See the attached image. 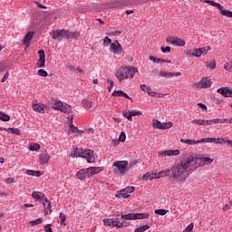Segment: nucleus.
Returning a JSON list of instances; mask_svg holds the SVG:
<instances>
[{
  "instance_id": "obj_2",
  "label": "nucleus",
  "mask_w": 232,
  "mask_h": 232,
  "mask_svg": "<svg viewBox=\"0 0 232 232\" xmlns=\"http://www.w3.org/2000/svg\"><path fill=\"white\" fill-rule=\"evenodd\" d=\"M139 72V69L133 66H121L115 72V77L120 82L128 79H133L135 73Z\"/></svg>"
},
{
  "instance_id": "obj_28",
  "label": "nucleus",
  "mask_w": 232,
  "mask_h": 232,
  "mask_svg": "<svg viewBox=\"0 0 232 232\" xmlns=\"http://www.w3.org/2000/svg\"><path fill=\"white\" fill-rule=\"evenodd\" d=\"M142 180H154L157 179V173L155 172H147L145 173L142 178Z\"/></svg>"
},
{
  "instance_id": "obj_13",
  "label": "nucleus",
  "mask_w": 232,
  "mask_h": 232,
  "mask_svg": "<svg viewBox=\"0 0 232 232\" xmlns=\"http://www.w3.org/2000/svg\"><path fill=\"white\" fill-rule=\"evenodd\" d=\"M167 43L173 44L174 46H186V41L179 37H168L166 39Z\"/></svg>"
},
{
  "instance_id": "obj_18",
  "label": "nucleus",
  "mask_w": 232,
  "mask_h": 232,
  "mask_svg": "<svg viewBox=\"0 0 232 232\" xmlns=\"http://www.w3.org/2000/svg\"><path fill=\"white\" fill-rule=\"evenodd\" d=\"M51 159H52V155H50L48 151H44L39 156L40 164H48Z\"/></svg>"
},
{
  "instance_id": "obj_20",
  "label": "nucleus",
  "mask_w": 232,
  "mask_h": 232,
  "mask_svg": "<svg viewBox=\"0 0 232 232\" xmlns=\"http://www.w3.org/2000/svg\"><path fill=\"white\" fill-rule=\"evenodd\" d=\"M34 35H35V33L33 31H29L24 36L23 44L25 45V48H30V43L32 39H34Z\"/></svg>"
},
{
  "instance_id": "obj_1",
  "label": "nucleus",
  "mask_w": 232,
  "mask_h": 232,
  "mask_svg": "<svg viewBox=\"0 0 232 232\" xmlns=\"http://www.w3.org/2000/svg\"><path fill=\"white\" fill-rule=\"evenodd\" d=\"M213 159L206 158L204 156H198L197 154H188L179 160L172 168V178L178 182H186L189 173L202 168V166H208L212 164Z\"/></svg>"
},
{
  "instance_id": "obj_23",
  "label": "nucleus",
  "mask_w": 232,
  "mask_h": 232,
  "mask_svg": "<svg viewBox=\"0 0 232 232\" xmlns=\"http://www.w3.org/2000/svg\"><path fill=\"white\" fill-rule=\"evenodd\" d=\"M210 121L208 120L197 119L191 121V124L195 126H209Z\"/></svg>"
},
{
  "instance_id": "obj_39",
  "label": "nucleus",
  "mask_w": 232,
  "mask_h": 232,
  "mask_svg": "<svg viewBox=\"0 0 232 232\" xmlns=\"http://www.w3.org/2000/svg\"><path fill=\"white\" fill-rule=\"evenodd\" d=\"M209 126H213V124H223L222 119H214V120H208Z\"/></svg>"
},
{
  "instance_id": "obj_3",
  "label": "nucleus",
  "mask_w": 232,
  "mask_h": 232,
  "mask_svg": "<svg viewBox=\"0 0 232 232\" xmlns=\"http://www.w3.org/2000/svg\"><path fill=\"white\" fill-rule=\"evenodd\" d=\"M32 197L34 200H41L42 202H44L43 204H44V216L45 217H46V215H51L52 203L50 202V200H48V198H46L44 193L39 192V191H34L32 193Z\"/></svg>"
},
{
  "instance_id": "obj_22",
  "label": "nucleus",
  "mask_w": 232,
  "mask_h": 232,
  "mask_svg": "<svg viewBox=\"0 0 232 232\" xmlns=\"http://www.w3.org/2000/svg\"><path fill=\"white\" fill-rule=\"evenodd\" d=\"M87 171L89 172V178L93 177V175H97L102 171V167H90L87 168Z\"/></svg>"
},
{
  "instance_id": "obj_45",
  "label": "nucleus",
  "mask_w": 232,
  "mask_h": 232,
  "mask_svg": "<svg viewBox=\"0 0 232 232\" xmlns=\"http://www.w3.org/2000/svg\"><path fill=\"white\" fill-rule=\"evenodd\" d=\"M31 226H38V224H43V218H37L35 220L30 221Z\"/></svg>"
},
{
  "instance_id": "obj_58",
  "label": "nucleus",
  "mask_w": 232,
  "mask_h": 232,
  "mask_svg": "<svg viewBox=\"0 0 232 232\" xmlns=\"http://www.w3.org/2000/svg\"><path fill=\"white\" fill-rule=\"evenodd\" d=\"M223 124H232V118L230 119H222Z\"/></svg>"
},
{
  "instance_id": "obj_61",
  "label": "nucleus",
  "mask_w": 232,
  "mask_h": 232,
  "mask_svg": "<svg viewBox=\"0 0 232 232\" xmlns=\"http://www.w3.org/2000/svg\"><path fill=\"white\" fill-rule=\"evenodd\" d=\"M26 175H31L32 177H35V170L28 169L26 170Z\"/></svg>"
},
{
  "instance_id": "obj_30",
  "label": "nucleus",
  "mask_w": 232,
  "mask_h": 232,
  "mask_svg": "<svg viewBox=\"0 0 232 232\" xmlns=\"http://www.w3.org/2000/svg\"><path fill=\"white\" fill-rule=\"evenodd\" d=\"M115 197H117V198H130V194L126 192L124 189H121L119 192H117Z\"/></svg>"
},
{
  "instance_id": "obj_4",
  "label": "nucleus",
  "mask_w": 232,
  "mask_h": 232,
  "mask_svg": "<svg viewBox=\"0 0 232 232\" xmlns=\"http://www.w3.org/2000/svg\"><path fill=\"white\" fill-rule=\"evenodd\" d=\"M103 224L104 226L116 227L117 229H121V227H128V226H130V222H121L120 218H105L103 219Z\"/></svg>"
},
{
  "instance_id": "obj_57",
  "label": "nucleus",
  "mask_w": 232,
  "mask_h": 232,
  "mask_svg": "<svg viewBox=\"0 0 232 232\" xmlns=\"http://www.w3.org/2000/svg\"><path fill=\"white\" fill-rule=\"evenodd\" d=\"M193 227H194L193 223H190V224L186 227V229L183 230V232H191V231H193Z\"/></svg>"
},
{
  "instance_id": "obj_37",
  "label": "nucleus",
  "mask_w": 232,
  "mask_h": 232,
  "mask_svg": "<svg viewBox=\"0 0 232 232\" xmlns=\"http://www.w3.org/2000/svg\"><path fill=\"white\" fill-rule=\"evenodd\" d=\"M7 131H10L14 135H21V130L18 128H7Z\"/></svg>"
},
{
  "instance_id": "obj_16",
  "label": "nucleus",
  "mask_w": 232,
  "mask_h": 232,
  "mask_svg": "<svg viewBox=\"0 0 232 232\" xmlns=\"http://www.w3.org/2000/svg\"><path fill=\"white\" fill-rule=\"evenodd\" d=\"M170 174V179H172V180H175L176 182H179V180L173 179V171L170 170L169 169H166L156 173V179H164V177H169Z\"/></svg>"
},
{
  "instance_id": "obj_31",
  "label": "nucleus",
  "mask_w": 232,
  "mask_h": 232,
  "mask_svg": "<svg viewBox=\"0 0 232 232\" xmlns=\"http://www.w3.org/2000/svg\"><path fill=\"white\" fill-rule=\"evenodd\" d=\"M121 222H127L126 220H135V213H129L126 215H121Z\"/></svg>"
},
{
  "instance_id": "obj_54",
  "label": "nucleus",
  "mask_w": 232,
  "mask_h": 232,
  "mask_svg": "<svg viewBox=\"0 0 232 232\" xmlns=\"http://www.w3.org/2000/svg\"><path fill=\"white\" fill-rule=\"evenodd\" d=\"M123 190L130 195V193H133V191H135V187H127L123 188Z\"/></svg>"
},
{
  "instance_id": "obj_41",
  "label": "nucleus",
  "mask_w": 232,
  "mask_h": 232,
  "mask_svg": "<svg viewBox=\"0 0 232 232\" xmlns=\"http://www.w3.org/2000/svg\"><path fill=\"white\" fill-rule=\"evenodd\" d=\"M217 140V138H204L200 140L201 144L205 142H213L215 144V141Z\"/></svg>"
},
{
  "instance_id": "obj_6",
  "label": "nucleus",
  "mask_w": 232,
  "mask_h": 232,
  "mask_svg": "<svg viewBox=\"0 0 232 232\" xmlns=\"http://www.w3.org/2000/svg\"><path fill=\"white\" fill-rule=\"evenodd\" d=\"M212 84L213 82H211V79H209V77H203L199 82L193 84V88H201L205 90L206 88H211Z\"/></svg>"
},
{
  "instance_id": "obj_9",
  "label": "nucleus",
  "mask_w": 232,
  "mask_h": 232,
  "mask_svg": "<svg viewBox=\"0 0 232 232\" xmlns=\"http://www.w3.org/2000/svg\"><path fill=\"white\" fill-rule=\"evenodd\" d=\"M33 110L36 111V113L42 114L50 112V107L44 103H33Z\"/></svg>"
},
{
  "instance_id": "obj_11",
  "label": "nucleus",
  "mask_w": 232,
  "mask_h": 232,
  "mask_svg": "<svg viewBox=\"0 0 232 232\" xmlns=\"http://www.w3.org/2000/svg\"><path fill=\"white\" fill-rule=\"evenodd\" d=\"M82 159H86L87 162H95V156L93 155V150L90 149H83L82 151Z\"/></svg>"
},
{
  "instance_id": "obj_63",
  "label": "nucleus",
  "mask_w": 232,
  "mask_h": 232,
  "mask_svg": "<svg viewBox=\"0 0 232 232\" xmlns=\"http://www.w3.org/2000/svg\"><path fill=\"white\" fill-rule=\"evenodd\" d=\"M9 75L10 74L8 73V72H6L4 75V77L2 78V82H5L6 81V79H8Z\"/></svg>"
},
{
  "instance_id": "obj_53",
  "label": "nucleus",
  "mask_w": 232,
  "mask_h": 232,
  "mask_svg": "<svg viewBox=\"0 0 232 232\" xmlns=\"http://www.w3.org/2000/svg\"><path fill=\"white\" fill-rule=\"evenodd\" d=\"M107 84H109V87H108V92H111L112 88H113V81H111V79H108L107 80Z\"/></svg>"
},
{
  "instance_id": "obj_62",
  "label": "nucleus",
  "mask_w": 232,
  "mask_h": 232,
  "mask_svg": "<svg viewBox=\"0 0 232 232\" xmlns=\"http://www.w3.org/2000/svg\"><path fill=\"white\" fill-rule=\"evenodd\" d=\"M5 182L6 184H13V182H14V178H7V179L5 180Z\"/></svg>"
},
{
  "instance_id": "obj_46",
  "label": "nucleus",
  "mask_w": 232,
  "mask_h": 232,
  "mask_svg": "<svg viewBox=\"0 0 232 232\" xmlns=\"http://www.w3.org/2000/svg\"><path fill=\"white\" fill-rule=\"evenodd\" d=\"M140 88H141L142 92H145L147 93H149V92H151V88L146 84H141Z\"/></svg>"
},
{
  "instance_id": "obj_64",
  "label": "nucleus",
  "mask_w": 232,
  "mask_h": 232,
  "mask_svg": "<svg viewBox=\"0 0 232 232\" xmlns=\"http://www.w3.org/2000/svg\"><path fill=\"white\" fill-rule=\"evenodd\" d=\"M149 95L150 97H157V95H159V93H157L156 92H153V91H151V92L149 91Z\"/></svg>"
},
{
  "instance_id": "obj_48",
  "label": "nucleus",
  "mask_w": 232,
  "mask_h": 232,
  "mask_svg": "<svg viewBox=\"0 0 232 232\" xmlns=\"http://www.w3.org/2000/svg\"><path fill=\"white\" fill-rule=\"evenodd\" d=\"M210 6H215L216 8H218V10H222V5L215 2V1H211L210 2Z\"/></svg>"
},
{
  "instance_id": "obj_21",
  "label": "nucleus",
  "mask_w": 232,
  "mask_h": 232,
  "mask_svg": "<svg viewBox=\"0 0 232 232\" xmlns=\"http://www.w3.org/2000/svg\"><path fill=\"white\" fill-rule=\"evenodd\" d=\"M206 53H208V50L206 49V47H202L198 49H194L191 55L193 57H202V55H206Z\"/></svg>"
},
{
  "instance_id": "obj_29",
  "label": "nucleus",
  "mask_w": 232,
  "mask_h": 232,
  "mask_svg": "<svg viewBox=\"0 0 232 232\" xmlns=\"http://www.w3.org/2000/svg\"><path fill=\"white\" fill-rule=\"evenodd\" d=\"M135 220H144L150 218V213H134Z\"/></svg>"
},
{
  "instance_id": "obj_60",
  "label": "nucleus",
  "mask_w": 232,
  "mask_h": 232,
  "mask_svg": "<svg viewBox=\"0 0 232 232\" xmlns=\"http://www.w3.org/2000/svg\"><path fill=\"white\" fill-rule=\"evenodd\" d=\"M198 106H199V108L202 109L203 111H208V106H206V104L204 103H198Z\"/></svg>"
},
{
  "instance_id": "obj_44",
  "label": "nucleus",
  "mask_w": 232,
  "mask_h": 232,
  "mask_svg": "<svg viewBox=\"0 0 232 232\" xmlns=\"http://www.w3.org/2000/svg\"><path fill=\"white\" fill-rule=\"evenodd\" d=\"M113 43H111V39L108 36H105L103 38V46H108L109 44H112Z\"/></svg>"
},
{
  "instance_id": "obj_25",
  "label": "nucleus",
  "mask_w": 232,
  "mask_h": 232,
  "mask_svg": "<svg viewBox=\"0 0 232 232\" xmlns=\"http://www.w3.org/2000/svg\"><path fill=\"white\" fill-rule=\"evenodd\" d=\"M112 97H125V99H128L129 101H133V99H131V97H130V95H128V93L122 92V91H114L112 92Z\"/></svg>"
},
{
  "instance_id": "obj_49",
  "label": "nucleus",
  "mask_w": 232,
  "mask_h": 232,
  "mask_svg": "<svg viewBox=\"0 0 232 232\" xmlns=\"http://www.w3.org/2000/svg\"><path fill=\"white\" fill-rule=\"evenodd\" d=\"M224 70H226V72H232V63H226L224 65Z\"/></svg>"
},
{
  "instance_id": "obj_26",
  "label": "nucleus",
  "mask_w": 232,
  "mask_h": 232,
  "mask_svg": "<svg viewBox=\"0 0 232 232\" xmlns=\"http://www.w3.org/2000/svg\"><path fill=\"white\" fill-rule=\"evenodd\" d=\"M82 104L85 110H92V108H93V100L84 99L82 100Z\"/></svg>"
},
{
  "instance_id": "obj_55",
  "label": "nucleus",
  "mask_w": 232,
  "mask_h": 232,
  "mask_svg": "<svg viewBox=\"0 0 232 232\" xmlns=\"http://www.w3.org/2000/svg\"><path fill=\"white\" fill-rule=\"evenodd\" d=\"M226 142V139L224 138H217L215 140V144H224Z\"/></svg>"
},
{
  "instance_id": "obj_5",
  "label": "nucleus",
  "mask_w": 232,
  "mask_h": 232,
  "mask_svg": "<svg viewBox=\"0 0 232 232\" xmlns=\"http://www.w3.org/2000/svg\"><path fill=\"white\" fill-rule=\"evenodd\" d=\"M52 108L56 111H62V113H67V114L72 113V106L59 100H55L53 102Z\"/></svg>"
},
{
  "instance_id": "obj_50",
  "label": "nucleus",
  "mask_w": 232,
  "mask_h": 232,
  "mask_svg": "<svg viewBox=\"0 0 232 232\" xmlns=\"http://www.w3.org/2000/svg\"><path fill=\"white\" fill-rule=\"evenodd\" d=\"M59 218L61 220V224H64V222H66V215L64 213L61 212Z\"/></svg>"
},
{
  "instance_id": "obj_56",
  "label": "nucleus",
  "mask_w": 232,
  "mask_h": 232,
  "mask_svg": "<svg viewBox=\"0 0 232 232\" xmlns=\"http://www.w3.org/2000/svg\"><path fill=\"white\" fill-rule=\"evenodd\" d=\"M160 50H161V52H162L163 53H169V52H171V47H169V46L161 47Z\"/></svg>"
},
{
  "instance_id": "obj_27",
  "label": "nucleus",
  "mask_w": 232,
  "mask_h": 232,
  "mask_svg": "<svg viewBox=\"0 0 232 232\" xmlns=\"http://www.w3.org/2000/svg\"><path fill=\"white\" fill-rule=\"evenodd\" d=\"M181 144H188V146H195L196 144H201L200 140H184L180 139Z\"/></svg>"
},
{
  "instance_id": "obj_17",
  "label": "nucleus",
  "mask_w": 232,
  "mask_h": 232,
  "mask_svg": "<svg viewBox=\"0 0 232 232\" xmlns=\"http://www.w3.org/2000/svg\"><path fill=\"white\" fill-rule=\"evenodd\" d=\"M75 179L78 180H84V179H90L88 169H82L75 174Z\"/></svg>"
},
{
  "instance_id": "obj_40",
  "label": "nucleus",
  "mask_w": 232,
  "mask_h": 232,
  "mask_svg": "<svg viewBox=\"0 0 232 232\" xmlns=\"http://www.w3.org/2000/svg\"><path fill=\"white\" fill-rule=\"evenodd\" d=\"M122 115H123V117H124L125 119H127V121H130V122H131V121H133V118H132V116H131V112H130V111H129V112L123 111V112H122Z\"/></svg>"
},
{
  "instance_id": "obj_52",
  "label": "nucleus",
  "mask_w": 232,
  "mask_h": 232,
  "mask_svg": "<svg viewBox=\"0 0 232 232\" xmlns=\"http://www.w3.org/2000/svg\"><path fill=\"white\" fill-rule=\"evenodd\" d=\"M119 140H120V142H126V133L125 132H121Z\"/></svg>"
},
{
  "instance_id": "obj_38",
  "label": "nucleus",
  "mask_w": 232,
  "mask_h": 232,
  "mask_svg": "<svg viewBox=\"0 0 232 232\" xmlns=\"http://www.w3.org/2000/svg\"><path fill=\"white\" fill-rule=\"evenodd\" d=\"M149 228H150V225H145L138 228H135L134 232H144V231H148Z\"/></svg>"
},
{
  "instance_id": "obj_8",
  "label": "nucleus",
  "mask_w": 232,
  "mask_h": 232,
  "mask_svg": "<svg viewBox=\"0 0 232 232\" xmlns=\"http://www.w3.org/2000/svg\"><path fill=\"white\" fill-rule=\"evenodd\" d=\"M177 155H180L179 150H166L158 153L159 159H164V157H176Z\"/></svg>"
},
{
  "instance_id": "obj_34",
  "label": "nucleus",
  "mask_w": 232,
  "mask_h": 232,
  "mask_svg": "<svg viewBox=\"0 0 232 232\" xmlns=\"http://www.w3.org/2000/svg\"><path fill=\"white\" fill-rule=\"evenodd\" d=\"M219 10H220L221 15H224L225 17L232 18V12L231 11L224 9V6H222V8L219 9Z\"/></svg>"
},
{
  "instance_id": "obj_12",
  "label": "nucleus",
  "mask_w": 232,
  "mask_h": 232,
  "mask_svg": "<svg viewBox=\"0 0 232 232\" xmlns=\"http://www.w3.org/2000/svg\"><path fill=\"white\" fill-rule=\"evenodd\" d=\"M112 166L114 168H117V169L120 171L121 175H124L126 173V169L128 168V161L127 160H118L115 161Z\"/></svg>"
},
{
  "instance_id": "obj_51",
  "label": "nucleus",
  "mask_w": 232,
  "mask_h": 232,
  "mask_svg": "<svg viewBox=\"0 0 232 232\" xmlns=\"http://www.w3.org/2000/svg\"><path fill=\"white\" fill-rule=\"evenodd\" d=\"M207 66H208V68H209L210 70H215V68H217V62L212 61V62H210Z\"/></svg>"
},
{
  "instance_id": "obj_14",
  "label": "nucleus",
  "mask_w": 232,
  "mask_h": 232,
  "mask_svg": "<svg viewBox=\"0 0 232 232\" xmlns=\"http://www.w3.org/2000/svg\"><path fill=\"white\" fill-rule=\"evenodd\" d=\"M110 52H112L115 55H121L122 53V45H121L119 41H115L111 44Z\"/></svg>"
},
{
  "instance_id": "obj_15",
  "label": "nucleus",
  "mask_w": 232,
  "mask_h": 232,
  "mask_svg": "<svg viewBox=\"0 0 232 232\" xmlns=\"http://www.w3.org/2000/svg\"><path fill=\"white\" fill-rule=\"evenodd\" d=\"M39 59L36 63L37 68H44L46 66V58L44 55V50L38 51Z\"/></svg>"
},
{
  "instance_id": "obj_10",
  "label": "nucleus",
  "mask_w": 232,
  "mask_h": 232,
  "mask_svg": "<svg viewBox=\"0 0 232 232\" xmlns=\"http://www.w3.org/2000/svg\"><path fill=\"white\" fill-rule=\"evenodd\" d=\"M53 39L56 40V41H63V39L68 37V31H66L65 29H58L56 31H53Z\"/></svg>"
},
{
  "instance_id": "obj_24",
  "label": "nucleus",
  "mask_w": 232,
  "mask_h": 232,
  "mask_svg": "<svg viewBox=\"0 0 232 232\" xmlns=\"http://www.w3.org/2000/svg\"><path fill=\"white\" fill-rule=\"evenodd\" d=\"M69 133H82L77 127L73 125V115H71V121L69 124Z\"/></svg>"
},
{
  "instance_id": "obj_47",
  "label": "nucleus",
  "mask_w": 232,
  "mask_h": 232,
  "mask_svg": "<svg viewBox=\"0 0 232 232\" xmlns=\"http://www.w3.org/2000/svg\"><path fill=\"white\" fill-rule=\"evenodd\" d=\"M131 117H139L142 115V111H130Z\"/></svg>"
},
{
  "instance_id": "obj_59",
  "label": "nucleus",
  "mask_w": 232,
  "mask_h": 232,
  "mask_svg": "<svg viewBox=\"0 0 232 232\" xmlns=\"http://www.w3.org/2000/svg\"><path fill=\"white\" fill-rule=\"evenodd\" d=\"M44 231L45 232H52V225L51 224H47L44 226Z\"/></svg>"
},
{
  "instance_id": "obj_42",
  "label": "nucleus",
  "mask_w": 232,
  "mask_h": 232,
  "mask_svg": "<svg viewBox=\"0 0 232 232\" xmlns=\"http://www.w3.org/2000/svg\"><path fill=\"white\" fill-rule=\"evenodd\" d=\"M37 75H39L40 77H48V72L44 69H39L37 71Z\"/></svg>"
},
{
  "instance_id": "obj_7",
  "label": "nucleus",
  "mask_w": 232,
  "mask_h": 232,
  "mask_svg": "<svg viewBox=\"0 0 232 232\" xmlns=\"http://www.w3.org/2000/svg\"><path fill=\"white\" fill-rule=\"evenodd\" d=\"M152 128L154 130H169V128H173V122L168 121L162 123L159 120H152Z\"/></svg>"
},
{
  "instance_id": "obj_32",
  "label": "nucleus",
  "mask_w": 232,
  "mask_h": 232,
  "mask_svg": "<svg viewBox=\"0 0 232 232\" xmlns=\"http://www.w3.org/2000/svg\"><path fill=\"white\" fill-rule=\"evenodd\" d=\"M111 8H121L122 0H113L110 3Z\"/></svg>"
},
{
  "instance_id": "obj_19",
  "label": "nucleus",
  "mask_w": 232,
  "mask_h": 232,
  "mask_svg": "<svg viewBox=\"0 0 232 232\" xmlns=\"http://www.w3.org/2000/svg\"><path fill=\"white\" fill-rule=\"evenodd\" d=\"M218 93H220L223 97L232 98V90L229 87H221L217 90Z\"/></svg>"
},
{
  "instance_id": "obj_36",
  "label": "nucleus",
  "mask_w": 232,
  "mask_h": 232,
  "mask_svg": "<svg viewBox=\"0 0 232 232\" xmlns=\"http://www.w3.org/2000/svg\"><path fill=\"white\" fill-rule=\"evenodd\" d=\"M29 150L31 151H39V150H41V145L38 143H33L30 145Z\"/></svg>"
},
{
  "instance_id": "obj_33",
  "label": "nucleus",
  "mask_w": 232,
  "mask_h": 232,
  "mask_svg": "<svg viewBox=\"0 0 232 232\" xmlns=\"http://www.w3.org/2000/svg\"><path fill=\"white\" fill-rule=\"evenodd\" d=\"M82 150H83V149L75 148V149L72 151L71 156H72V157H76V158L82 157Z\"/></svg>"
},
{
  "instance_id": "obj_43",
  "label": "nucleus",
  "mask_w": 232,
  "mask_h": 232,
  "mask_svg": "<svg viewBox=\"0 0 232 232\" xmlns=\"http://www.w3.org/2000/svg\"><path fill=\"white\" fill-rule=\"evenodd\" d=\"M155 215H160L161 217H164V215H166V213H168V210L166 209H156L154 211Z\"/></svg>"
},
{
  "instance_id": "obj_35",
  "label": "nucleus",
  "mask_w": 232,
  "mask_h": 232,
  "mask_svg": "<svg viewBox=\"0 0 232 232\" xmlns=\"http://www.w3.org/2000/svg\"><path fill=\"white\" fill-rule=\"evenodd\" d=\"M0 121L3 122H8V121H10V115L0 111Z\"/></svg>"
}]
</instances>
